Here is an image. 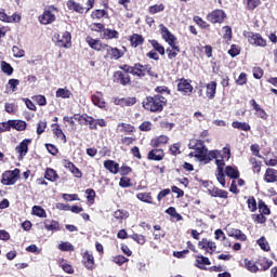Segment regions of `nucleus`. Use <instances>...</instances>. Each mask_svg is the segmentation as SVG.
Returning <instances> with one entry per match:
<instances>
[{"instance_id":"obj_51","label":"nucleus","mask_w":277,"mask_h":277,"mask_svg":"<svg viewBox=\"0 0 277 277\" xmlns=\"http://www.w3.org/2000/svg\"><path fill=\"white\" fill-rule=\"evenodd\" d=\"M252 219L256 224H265V222L267 221V219H265V215L261 212L260 214H253Z\"/></svg>"},{"instance_id":"obj_25","label":"nucleus","mask_w":277,"mask_h":277,"mask_svg":"<svg viewBox=\"0 0 277 277\" xmlns=\"http://www.w3.org/2000/svg\"><path fill=\"white\" fill-rule=\"evenodd\" d=\"M44 228L45 230H51V232H57L61 230L60 228V222L57 221H51V220H45L44 221Z\"/></svg>"},{"instance_id":"obj_28","label":"nucleus","mask_w":277,"mask_h":277,"mask_svg":"<svg viewBox=\"0 0 277 277\" xmlns=\"http://www.w3.org/2000/svg\"><path fill=\"white\" fill-rule=\"evenodd\" d=\"M11 129H15L16 131H25L27 129V122L23 120H10Z\"/></svg>"},{"instance_id":"obj_2","label":"nucleus","mask_w":277,"mask_h":277,"mask_svg":"<svg viewBox=\"0 0 277 277\" xmlns=\"http://www.w3.org/2000/svg\"><path fill=\"white\" fill-rule=\"evenodd\" d=\"M159 29L163 40L171 47L167 49L168 57L169 60H174L181 53V48L176 45V38L163 24L159 25Z\"/></svg>"},{"instance_id":"obj_26","label":"nucleus","mask_w":277,"mask_h":277,"mask_svg":"<svg viewBox=\"0 0 277 277\" xmlns=\"http://www.w3.org/2000/svg\"><path fill=\"white\" fill-rule=\"evenodd\" d=\"M196 267H199V269H205V265H211V261L209 258H206L203 255H196Z\"/></svg>"},{"instance_id":"obj_58","label":"nucleus","mask_w":277,"mask_h":277,"mask_svg":"<svg viewBox=\"0 0 277 277\" xmlns=\"http://www.w3.org/2000/svg\"><path fill=\"white\" fill-rule=\"evenodd\" d=\"M166 213L168 215H171L172 217H177V220H182L183 216L176 212V209L174 207H170L169 209L166 210Z\"/></svg>"},{"instance_id":"obj_52","label":"nucleus","mask_w":277,"mask_h":277,"mask_svg":"<svg viewBox=\"0 0 277 277\" xmlns=\"http://www.w3.org/2000/svg\"><path fill=\"white\" fill-rule=\"evenodd\" d=\"M264 162L266 166H277V157L276 156H271V155H267L266 158L264 159Z\"/></svg>"},{"instance_id":"obj_12","label":"nucleus","mask_w":277,"mask_h":277,"mask_svg":"<svg viewBox=\"0 0 277 277\" xmlns=\"http://www.w3.org/2000/svg\"><path fill=\"white\" fill-rule=\"evenodd\" d=\"M85 42L89 44V47H91V49H93L94 51H103V49L105 48V43H103L101 40L98 39H94L90 36H88L85 38Z\"/></svg>"},{"instance_id":"obj_43","label":"nucleus","mask_w":277,"mask_h":277,"mask_svg":"<svg viewBox=\"0 0 277 277\" xmlns=\"http://www.w3.org/2000/svg\"><path fill=\"white\" fill-rule=\"evenodd\" d=\"M32 213L34 215H37V217H47V211L39 206L32 207Z\"/></svg>"},{"instance_id":"obj_42","label":"nucleus","mask_w":277,"mask_h":277,"mask_svg":"<svg viewBox=\"0 0 277 277\" xmlns=\"http://www.w3.org/2000/svg\"><path fill=\"white\" fill-rule=\"evenodd\" d=\"M163 10H166L163 4H154L148 8L149 14H159V12H163Z\"/></svg>"},{"instance_id":"obj_10","label":"nucleus","mask_w":277,"mask_h":277,"mask_svg":"<svg viewBox=\"0 0 277 277\" xmlns=\"http://www.w3.org/2000/svg\"><path fill=\"white\" fill-rule=\"evenodd\" d=\"M91 101L95 107H98L100 109H105V97L103 96V92L97 91L91 96Z\"/></svg>"},{"instance_id":"obj_15","label":"nucleus","mask_w":277,"mask_h":277,"mask_svg":"<svg viewBox=\"0 0 277 277\" xmlns=\"http://www.w3.org/2000/svg\"><path fill=\"white\" fill-rule=\"evenodd\" d=\"M79 122H81V124H87L89 126V129L92 130H96V119L94 117L88 116V115H82L79 118Z\"/></svg>"},{"instance_id":"obj_53","label":"nucleus","mask_w":277,"mask_h":277,"mask_svg":"<svg viewBox=\"0 0 277 277\" xmlns=\"http://www.w3.org/2000/svg\"><path fill=\"white\" fill-rule=\"evenodd\" d=\"M12 52H13V55L14 57H25V50L14 45L12 48Z\"/></svg>"},{"instance_id":"obj_6","label":"nucleus","mask_w":277,"mask_h":277,"mask_svg":"<svg viewBox=\"0 0 277 277\" xmlns=\"http://www.w3.org/2000/svg\"><path fill=\"white\" fill-rule=\"evenodd\" d=\"M18 176H21L19 169H15L13 171H5L2 174L1 183L2 185H15L16 181H18Z\"/></svg>"},{"instance_id":"obj_29","label":"nucleus","mask_w":277,"mask_h":277,"mask_svg":"<svg viewBox=\"0 0 277 277\" xmlns=\"http://www.w3.org/2000/svg\"><path fill=\"white\" fill-rule=\"evenodd\" d=\"M225 174L229 179H239V170L237 169V167L227 166L225 168Z\"/></svg>"},{"instance_id":"obj_49","label":"nucleus","mask_w":277,"mask_h":277,"mask_svg":"<svg viewBox=\"0 0 277 277\" xmlns=\"http://www.w3.org/2000/svg\"><path fill=\"white\" fill-rule=\"evenodd\" d=\"M118 127H121L123 133H133V131H135V128L129 123H120Z\"/></svg>"},{"instance_id":"obj_24","label":"nucleus","mask_w":277,"mask_h":277,"mask_svg":"<svg viewBox=\"0 0 277 277\" xmlns=\"http://www.w3.org/2000/svg\"><path fill=\"white\" fill-rule=\"evenodd\" d=\"M167 142H168V136H166V135H160V136H158V137H156V138H153V140L150 141V146H151L153 148H159V146L166 145Z\"/></svg>"},{"instance_id":"obj_62","label":"nucleus","mask_w":277,"mask_h":277,"mask_svg":"<svg viewBox=\"0 0 277 277\" xmlns=\"http://www.w3.org/2000/svg\"><path fill=\"white\" fill-rule=\"evenodd\" d=\"M107 14V11L105 10H95L93 13H92V18H103V16H105Z\"/></svg>"},{"instance_id":"obj_50","label":"nucleus","mask_w":277,"mask_h":277,"mask_svg":"<svg viewBox=\"0 0 277 277\" xmlns=\"http://www.w3.org/2000/svg\"><path fill=\"white\" fill-rule=\"evenodd\" d=\"M247 205H248V209L254 213V211H256V199H254V197H249V199L247 200Z\"/></svg>"},{"instance_id":"obj_22","label":"nucleus","mask_w":277,"mask_h":277,"mask_svg":"<svg viewBox=\"0 0 277 277\" xmlns=\"http://www.w3.org/2000/svg\"><path fill=\"white\" fill-rule=\"evenodd\" d=\"M104 168L106 170H109L111 172V174H118V172H120V164H118L114 160L104 161Z\"/></svg>"},{"instance_id":"obj_57","label":"nucleus","mask_w":277,"mask_h":277,"mask_svg":"<svg viewBox=\"0 0 277 277\" xmlns=\"http://www.w3.org/2000/svg\"><path fill=\"white\" fill-rule=\"evenodd\" d=\"M250 163L254 172H261V161H258L256 158H251Z\"/></svg>"},{"instance_id":"obj_14","label":"nucleus","mask_w":277,"mask_h":277,"mask_svg":"<svg viewBox=\"0 0 277 277\" xmlns=\"http://www.w3.org/2000/svg\"><path fill=\"white\" fill-rule=\"evenodd\" d=\"M60 36H57V38H58ZM71 40H72V36L70 35V32H68V31H65L64 34H63V36H62V38L60 39H57V41H56V44L58 45V47H61V48H63V49H68V44H70V42H71Z\"/></svg>"},{"instance_id":"obj_36","label":"nucleus","mask_w":277,"mask_h":277,"mask_svg":"<svg viewBox=\"0 0 277 277\" xmlns=\"http://www.w3.org/2000/svg\"><path fill=\"white\" fill-rule=\"evenodd\" d=\"M117 77L121 85H128V83L131 82V78L129 77V74H122V71H118Z\"/></svg>"},{"instance_id":"obj_48","label":"nucleus","mask_w":277,"mask_h":277,"mask_svg":"<svg viewBox=\"0 0 277 277\" xmlns=\"http://www.w3.org/2000/svg\"><path fill=\"white\" fill-rule=\"evenodd\" d=\"M91 31H97V34H103V29H105V25L102 23H93L90 25Z\"/></svg>"},{"instance_id":"obj_38","label":"nucleus","mask_w":277,"mask_h":277,"mask_svg":"<svg viewBox=\"0 0 277 277\" xmlns=\"http://www.w3.org/2000/svg\"><path fill=\"white\" fill-rule=\"evenodd\" d=\"M258 209H259L260 213H262L263 215H269V213H272V211L269 210V208L267 207V205H265V201H263V200L259 201Z\"/></svg>"},{"instance_id":"obj_46","label":"nucleus","mask_w":277,"mask_h":277,"mask_svg":"<svg viewBox=\"0 0 277 277\" xmlns=\"http://www.w3.org/2000/svg\"><path fill=\"white\" fill-rule=\"evenodd\" d=\"M44 176L48 181H57V172L53 169H47Z\"/></svg>"},{"instance_id":"obj_1","label":"nucleus","mask_w":277,"mask_h":277,"mask_svg":"<svg viewBox=\"0 0 277 277\" xmlns=\"http://www.w3.org/2000/svg\"><path fill=\"white\" fill-rule=\"evenodd\" d=\"M189 148H194L195 151L190 153V157H196L199 161H213L220 157V150L208 151L205 147V142L195 141L189 143Z\"/></svg>"},{"instance_id":"obj_44","label":"nucleus","mask_w":277,"mask_h":277,"mask_svg":"<svg viewBox=\"0 0 277 277\" xmlns=\"http://www.w3.org/2000/svg\"><path fill=\"white\" fill-rule=\"evenodd\" d=\"M258 245L260 246L261 250H264V252H269V242H267V239H265V237H261L258 240Z\"/></svg>"},{"instance_id":"obj_20","label":"nucleus","mask_w":277,"mask_h":277,"mask_svg":"<svg viewBox=\"0 0 277 277\" xmlns=\"http://www.w3.org/2000/svg\"><path fill=\"white\" fill-rule=\"evenodd\" d=\"M163 157V149H153L148 153L147 159L150 161H161Z\"/></svg>"},{"instance_id":"obj_9","label":"nucleus","mask_w":277,"mask_h":277,"mask_svg":"<svg viewBox=\"0 0 277 277\" xmlns=\"http://www.w3.org/2000/svg\"><path fill=\"white\" fill-rule=\"evenodd\" d=\"M248 41L254 47H267V41H265V39H263V37H261L259 34H249Z\"/></svg>"},{"instance_id":"obj_17","label":"nucleus","mask_w":277,"mask_h":277,"mask_svg":"<svg viewBox=\"0 0 277 277\" xmlns=\"http://www.w3.org/2000/svg\"><path fill=\"white\" fill-rule=\"evenodd\" d=\"M227 235L228 237H234L235 239H238V241H246L248 239L246 234L241 233V229L237 228H228Z\"/></svg>"},{"instance_id":"obj_27","label":"nucleus","mask_w":277,"mask_h":277,"mask_svg":"<svg viewBox=\"0 0 277 277\" xmlns=\"http://www.w3.org/2000/svg\"><path fill=\"white\" fill-rule=\"evenodd\" d=\"M83 263L87 269H92L94 267V255L87 251L83 255Z\"/></svg>"},{"instance_id":"obj_34","label":"nucleus","mask_w":277,"mask_h":277,"mask_svg":"<svg viewBox=\"0 0 277 277\" xmlns=\"http://www.w3.org/2000/svg\"><path fill=\"white\" fill-rule=\"evenodd\" d=\"M136 198L141 200L142 202H147V205H153V196H150V193H138L136 195Z\"/></svg>"},{"instance_id":"obj_39","label":"nucleus","mask_w":277,"mask_h":277,"mask_svg":"<svg viewBox=\"0 0 277 277\" xmlns=\"http://www.w3.org/2000/svg\"><path fill=\"white\" fill-rule=\"evenodd\" d=\"M0 65L2 72H4L5 75L10 76L12 75V72H14V68H12V65H10V63L2 61Z\"/></svg>"},{"instance_id":"obj_55","label":"nucleus","mask_w":277,"mask_h":277,"mask_svg":"<svg viewBox=\"0 0 277 277\" xmlns=\"http://www.w3.org/2000/svg\"><path fill=\"white\" fill-rule=\"evenodd\" d=\"M261 5V0H247L248 10H256Z\"/></svg>"},{"instance_id":"obj_45","label":"nucleus","mask_w":277,"mask_h":277,"mask_svg":"<svg viewBox=\"0 0 277 277\" xmlns=\"http://www.w3.org/2000/svg\"><path fill=\"white\" fill-rule=\"evenodd\" d=\"M273 264H274V262H272L268 259L263 258L262 260H260V265H261L263 272H267V269H269Z\"/></svg>"},{"instance_id":"obj_5","label":"nucleus","mask_w":277,"mask_h":277,"mask_svg":"<svg viewBox=\"0 0 277 277\" xmlns=\"http://www.w3.org/2000/svg\"><path fill=\"white\" fill-rule=\"evenodd\" d=\"M60 10L55 5L48 6L43 14L39 16V23L41 25H51V23H55V14H57Z\"/></svg>"},{"instance_id":"obj_32","label":"nucleus","mask_w":277,"mask_h":277,"mask_svg":"<svg viewBox=\"0 0 277 277\" xmlns=\"http://www.w3.org/2000/svg\"><path fill=\"white\" fill-rule=\"evenodd\" d=\"M72 96V92L68 89H57L56 91V98H70Z\"/></svg>"},{"instance_id":"obj_7","label":"nucleus","mask_w":277,"mask_h":277,"mask_svg":"<svg viewBox=\"0 0 277 277\" xmlns=\"http://www.w3.org/2000/svg\"><path fill=\"white\" fill-rule=\"evenodd\" d=\"M102 51L103 53H105L104 54L105 60H120V57L124 55L122 51L118 50V48H113L111 45L106 43L104 44V48Z\"/></svg>"},{"instance_id":"obj_40","label":"nucleus","mask_w":277,"mask_h":277,"mask_svg":"<svg viewBox=\"0 0 277 277\" xmlns=\"http://www.w3.org/2000/svg\"><path fill=\"white\" fill-rule=\"evenodd\" d=\"M215 174L220 185H222V187H226V175L224 174V170L220 169Z\"/></svg>"},{"instance_id":"obj_47","label":"nucleus","mask_w":277,"mask_h":277,"mask_svg":"<svg viewBox=\"0 0 277 277\" xmlns=\"http://www.w3.org/2000/svg\"><path fill=\"white\" fill-rule=\"evenodd\" d=\"M135 103H137L135 97H122L121 107H131L132 105H135Z\"/></svg>"},{"instance_id":"obj_60","label":"nucleus","mask_w":277,"mask_h":277,"mask_svg":"<svg viewBox=\"0 0 277 277\" xmlns=\"http://www.w3.org/2000/svg\"><path fill=\"white\" fill-rule=\"evenodd\" d=\"M47 129V121H39L37 126V135H42Z\"/></svg>"},{"instance_id":"obj_33","label":"nucleus","mask_w":277,"mask_h":277,"mask_svg":"<svg viewBox=\"0 0 277 277\" xmlns=\"http://www.w3.org/2000/svg\"><path fill=\"white\" fill-rule=\"evenodd\" d=\"M245 267H247L248 272H251V274H256V272H259V266L256 263L248 259H245Z\"/></svg>"},{"instance_id":"obj_16","label":"nucleus","mask_w":277,"mask_h":277,"mask_svg":"<svg viewBox=\"0 0 277 277\" xmlns=\"http://www.w3.org/2000/svg\"><path fill=\"white\" fill-rule=\"evenodd\" d=\"M208 194L212 196V198H228V192L220 189L219 187L209 188Z\"/></svg>"},{"instance_id":"obj_8","label":"nucleus","mask_w":277,"mask_h":277,"mask_svg":"<svg viewBox=\"0 0 277 277\" xmlns=\"http://www.w3.org/2000/svg\"><path fill=\"white\" fill-rule=\"evenodd\" d=\"M208 21L210 23H223L224 18H226V13H224L222 10H215L212 13H209L207 16Z\"/></svg>"},{"instance_id":"obj_63","label":"nucleus","mask_w":277,"mask_h":277,"mask_svg":"<svg viewBox=\"0 0 277 277\" xmlns=\"http://www.w3.org/2000/svg\"><path fill=\"white\" fill-rule=\"evenodd\" d=\"M239 53H240V50H239V47H237V45H232L230 49L228 50V54L232 57H237V55H239Z\"/></svg>"},{"instance_id":"obj_23","label":"nucleus","mask_w":277,"mask_h":277,"mask_svg":"<svg viewBox=\"0 0 277 277\" xmlns=\"http://www.w3.org/2000/svg\"><path fill=\"white\" fill-rule=\"evenodd\" d=\"M31 143V140H24L19 145L16 147L17 153L21 155V157H25L29 150V144Z\"/></svg>"},{"instance_id":"obj_18","label":"nucleus","mask_w":277,"mask_h":277,"mask_svg":"<svg viewBox=\"0 0 277 277\" xmlns=\"http://www.w3.org/2000/svg\"><path fill=\"white\" fill-rule=\"evenodd\" d=\"M101 38L103 40L118 39V30H114V29H109V28H104L102 30Z\"/></svg>"},{"instance_id":"obj_37","label":"nucleus","mask_w":277,"mask_h":277,"mask_svg":"<svg viewBox=\"0 0 277 277\" xmlns=\"http://www.w3.org/2000/svg\"><path fill=\"white\" fill-rule=\"evenodd\" d=\"M232 127L233 129H239L240 131H250V124L246 122L234 121Z\"/></svg>"},{"instance_id":"obj_3","label":"nucleus","mask_w":277,"mask_h":277,"mask_svg":"<svg viewBox=\"0 0 277 277\" xmlns=\"http://www.w3.org/2000/svg\"><path fill=\"white\" fill-rule=\"evenodd\" d=\"M123 70L126 72H130V75H134V77H157V74L153 71L150 65H142L140 63L134 64V66L124 65Z\"/></svg>"},{"instance_id":"obj_56","label":"nucleus","mask_w":277,"mask_h":277,"mask_svg":"<svg viewBox=\"0 0 277 277\" xmlns=\"http://www.w3.org/2000/svg\"><path fill=\"white\" fill-rule=\"evenodd\" d=\"M223 38L225 40H230L233 38V29L230 28V26L223 27Z\"/></svg>"},{"instance_id":"obj_35","label":"nucleus","mask_w":277,"mask_h":277,"mask_svg":"<svg viewBox=\"0 0 277 277\" xmlns=\"http://www.w3.org/2000/svg\"><path fill=\"white\" fill-rule=\"evenodd\" d=\"M114 217L118 222H122V220H127V217H129V212H127L124 210H116L114 212Z\"/></svg>"},{"instance_id":"obj_21","label":"nucleus","mask_w":277,"mask_h":277,"mask_svg":"<svg viewBox=\"0 0 277 277\" xmlns=\"http://www.w3.org/2000/svg\"><path fill=\"white\" fill-rule=\"evenodd\" d=\"M215 92H217V82L211 81L206 85V94L208 98L210 100L215 98Z\"/></svg>"},{"instance_id":"obj_64","label":"nucleus","mask_w":277,"mask_h":277,"mask_svg":"<svg viewBox=\"0 0 277 277\" xmlns=\"http://www.w3.org/2000/svg\"><path fill=\"white\" fill-rule=\"evenodd\" d=\"M120 187H131V179L121 177L119 182Z\"/></svg>"},{"instance_id":"obj_59","label":"nucleus","mask_w":277,"mask_h":277,"mask_svg":"<svg viewBox=\"0 0 277 277\" xmlns=\"http://www.w3.org/2000/svg\"><path fill=\"white\" fill-rule=\"evenodd\" d=\"M34 101H36V103H38L40 107H44V105H47V97H44L43 95H36L34 97Z\"/></svg>"},{"instance_id":"obj_19","label":"nucleus","mask_w":277,"mask_h":277,"mask_svg":"<svg viewBox=\"0 0 277 277\" xmlns=\"http://www.w3.org/2000/svg\"><path fill=\"white\" fill-rule=\"evenodd\" d=\"M264 181L266 183H277V170L272 168L266 169Z\"/></svg>"},{"instance_id":"obj_11","label":"nucleus","mask_w":277,"mask_h":277,"mask_svg":"<svg viewBox=\"0 0 277 277\" xmlns=\"http://www.w3.org/2000/svg\"><path fill=\"white\" fill-rule=\"evenodd\" d=\"M67 8L68 10H75V12H78L79 14H83L92 10V8H90L89 4H88V8H83L81 4L75 2L74 0L67 1Z\"/></svg>"},{"instance_id":"obj_54","label":"nucleus","mask_w":277,"mask_h":277,"mask_svg":"<svg viewBox=\"0 0 277 277\" xmlns=\"http://www.w3.org/2000/svg\"><path fill=\"white\" fill-rule=\"evenodd\" d=\"M131 239H133V241H137L141 246H144L146 243V237L140 234L132 235Z\"/></svg>"},{"instance_id":"obj_31","label":"nucleus","mask_w":277,"mask_h":277,"mask_svg":"<svg viewBox=\"0 0 277 277\" xmlns=\"http://www.w3.org/2000/svg\"><path fill=\"white\" fill-rule=\"evenodd\" d=\"M54 127H56L53 130L54 135L57 137V140H60L61 142H63V144H66V134H64V131H62L60 129V124H54Z\"/></svg>"},{"instance_id":"obj_13","label":"nucleus","mask_w":277,"mask_h":277,"mask_svg":"<svg viewBox=\"0 0 277 277\" xmlns=\"http://www.w3.org/2000/svg\"><path fill=\"white\" fill-rule=\"evenodd\" d=\"M177 90L179 92H182V94H192L194 87H192V83L185 79H181L177 83Z\"/></svg>"},{"instance_id":"obj_4","label":"nucleus","mask_w":277,"mask_h":277,"mask_svg":"<svg viewBox=\"0 0 277 277\" xmlns=\"http://www.w3.org/2000/svg\"><path fill=\"white\" fill-rule=\"evenodd\" d=\"M163 105H166V97L161 95L146 97L143 102L144 109L153 113L163 111Z\"/></svg>"},{"instance_id":"obj_30","label":"nucleus","mask_w":277,"mask_h":277,"mask_svg":"<svg viewBox=\"0 0 277 277\" xmlns=\"http://www.w3.org/2000/svg\"><path fill=\"white\" fill-rule=\"evenodd\" d=\"M130 42L132 47L136 49V47H140V44H144V37H142L141 35L134 34L130 37Z\"/></svg>"},{"instance_id":"obj_41","label":"nucleus","mask_w":277,"mask_h":277,"mask_svg":"<svg viewBox=\"0 0 277 277\" xmlns=\"http://www.w3.org/2000/svg\"><path fill=\"white\" fill-rule=\"evenodd\" d=\"M58 250H62V252H75V247L70 242H62L58 245Z\"/></svg>"},{"instance_id":"obj_61","label":"nucleus","mask_w":277,"mask_h":277,"mask_svg":"<svg viewBox=\"0 0 277 277\" xmlns=\"http://www.w3.org/2000/svg\"><path fill=\"white\" fill-rule=\"evenodd\" d=\"M114 263L117 265H124L129 259L124 258L123 255H117L113 259Z\"/></svg>"}]
</instances>
